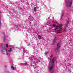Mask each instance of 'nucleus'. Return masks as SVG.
<instances>
[{
	"mask_svg": "<svg viewBox=\"0 0 73 73\" xmlns=\"http://www.w3.org/2000/svg\"><path fill=\"white\" fill-rule=\"evenodd\" d=\"M62 25L61 24H60L57 27H56L55 29H54V31H56V30L57 29H59L57 31L58 32L57 33H60V32H61V31H62Z\"/></svg>",
	"mask_w": 73,
	"mask_h": 73,
	"instance_id": "obj_4",
	"label": "nucleus"
},
{
	"mask_svg": "<svg viewBox=\"0 0 73 73\" xmlns=\"http://www.w3.org/2000/svg\"><path fill=\"white\" fill-rule=\"evenodd\" d=\"M64 13L65 11L64 10H62V12L61 15V18H60V20H62V17L64 16Z\"/></svg>",
	"mask_w": 73,
	"mask_h": 73,
	"instance_id": "obj_7",
	"label": "nucleus"
},
{
	"mask_svg": "<svg viewBox=\"0 0 73 73\" xmlns=\"http://www.w3.org/2000/svg\"><path fill=\"white\" fill-rule=\"evenodd\" d=\"M23 52L26 54H27L28 53V51L27 50H24Z\"/></svg>",
	"mask_w": 73,
	"mask_h": 73,
	"instance_id": "obj_11",
	"label": "nucleus"
},
{
	"mask_svg": "<svg viewBox=\"0 0 73 73\" xmlns=\"http://www.w3.org/2000/svg\"><path fill=\"white\" fill-rule=\"evenodd\" d=\"M12 48H10V50H8L9 52H12Z\"/></svg>",
	"mask_w": 73,
	"mask_h": 73,
	"instance_id": "obj_12",
	"label": "nucleus"
},
{
	"mask_svg": "<svg viewBox=\"0 0 73 73\" xmlns=\"http://www.w3.org/2000/svg\"><path fill=\"white\" fill-rule=\"evenodd\" d=\"M56 27V25H53V27Z\"/></svg>",
	"mask_w": 73,
	"mask_h": 73,
	"instance_id": "obj_20",
	"label": "nucleus"
},
{
	"mask_svg": "<svg viewBox=\"0 0 73 73\" xmlns=\"http://www.w3.org/2000/svg\"><path fill=\"white\" fill-rule=\"evenodd\" d=\"M45 11H46V10H45Z\"/></svg>",
	"mask_w": 73,
	"mask_h": 73,
	"instance_id": "obj_27",
	"label": "nucleus"
},
{
	"mask_svg": "<svg viewBox=\"0 0 73 73\" xmlns=\"http://www.w3.org/2000/svg\"><path fill=\"white\" fill-rule=\"evenodd\" d=\"M38 53V52H37V50H36V51H35V52L34 53V54L36 55V56H37V54Z\"/></svg>",
	"mask_w": 73,
	"mask_h": 73,
	"instance_id": "obj_13",
	"label": "nucleus"
},
{
	"mask_svg": "<svg viewBox=\"0 0 73 73\" xmlns=\"http://www.w3.org/2000/svg\"><path fill=\"white\" fill-rule=\"evenodd\" d=\"M41 36H40L38 35V38H39V39H41Z\"/></svg>",
	"mask_w": 73,
	"mask_h": 73,
	"instance_id": "obj_17",
	"label": "nucleus"
},
{
	"mask_svg": "<svg viewBox=\"0 0 73 73\" xmlns=\"http://www.w3.org/2000/svg\"><path fill=\"white\" fill-rule=\"evenodd\" d=\"M27 45H29V43H27Z\"/></svg>",
	"mask_w": 73,
	"mask_h": 73,
	"instance_id": "obj_21",
	"label": "nucleus"
},
{
	"mask_svg": "<svg viewBox=\"0 0 73 73\" xmlns=\"http://www.w3.org/2000/svg\"><path fill=\"white\" fill-rule=\"evenodd\" d=\"M6 48H8V44H6Z\"/></svg>",
	"mask_w": 73,
	"mask_h": 73,
	"instance_id": "obj_18",
	"label": "nucleus"
},
{
	"mask_svg": "<svg viewBox=\"0 0 73 73\" xmlns=\"http://www.w3.org/2000/svg\"><path fill=\"white\" fill-rule=\"evenodd\" d=\"M70 64H67V66H69V65H70Z\"/></svg>",
	"mask_w": 73,
	"mask_h": 73,
	"instance_id": "obj_23",
	"label": "nucleus"
},
{
	"mask_svg": "<svg viewBox=\"0 0 73 73\" xmlns=\"http://www.w3.org/2000/svg\"><path fill=\"white\" fill-rule=\"evenodd\" d=\"M7 73H10L9 72H7Z\"/></svg>",
	"mask_w": 73,
	"mask_h": 73,
	"instance_id": "obj_26",
	"label": "nucleus"
},
{
	"mask_svg": "<svg viewBox=\"0 0 73 73\" xmlns=\"http://www.w3.org/2000/svg\"><path fill=\"white\" fill-rule=\"evenodd\" d=\"M4 36L3 38V41L4 42H6V37H7V36L5 35V34L3 33Z\"/></svg>",
	"mask_w": 73,
	"mask_h": 73,
	"instance_id": "obj_8",
	"label": "nucleus"
},
{
	"mask_svg": "<svg viewBox=\"0 0 73 73\" xmlns=\"http://www.w3.org/2000/svg\"><path fill=\"white\" fill-rule=\"evenodd\" d=\"M34 11L35 12H36V11H37V9L36 8V7H35L34 8Z\"/></svg>",
	"mask_w": 73,
	"mask_h": 73,
	"instance_id": "obj_14",
	"label": "nucleus"
},
{
	"mask_svg": "<svg viewBox=\"0 0 73 73\" xmlns=\"http://www.w3.org/2000/svg\"><path fill=\"white\" fill-rule=\"evenodd\" d=\"M11 68L12 70H14V69H15V68H14V67H13V66H11Z\"/></svg>",
	"mask_w": 73,
	"mask_h": 73,
	"instance_id": "obj_15",
	"label": "nucleus"
},
{
	"mask_svg": "<svg viewBox=\"0 0 73 73\" xmlns=\"http://www.w3.org/2000/svg\"><path fill=\"white\" fill-rule=\"evenodd\" d=\"M57 40V38L56 37H55L54 38V40L52 44L53 45L55 44V43L56 42V40Z\"/></svg>",
	"mask_w": 73,
	"mask_h": 73,
	"instance_id": "obj_9",
	"label": "nucleus"
},
{
	"mask_svg": "<svg viewBox=\"0 0 73 73\" xmlns=\"http://www.w3.org/2000/svg\"><path fill=\"white\" fill-rule=\"evenodd\" d=\"M1 49L2 50V52H3L5 51L6 52L7 55H8V52H7V50L5 48L2 47H1Z\"/></svg>",
	"mask_w": 73,
	"mask_h": 73,
	"instance_id": "obj_6",
	"label": "nucleus"
},
{
	"mask_svg": "<svg viewBox=\"0 0 73 73\" xmlns=\"http://www.w3.org/2000/svg\"><path fill=\"white\" fill-rule=\"evenodd\" d=\"M48 54L47 52H46L45 53V56L46 55V54Z\"/></svg>",
	"mask_w": 73,
	"mask_h": 73,
	"instance_id": "obj_19",
	"label": "nucleus"
},
{
	"mask_svg": "<svg viewBox=\"0 0 73 73\" xmlns=\"http://www.w3.org/2000/svg\"><path fill=\"white\" fill-rule=\"evenodd\" d=\"M25 66H27V65H28V64H27V63H25Z\"/></svg>",
	"mask_w": 73,
	"mask_h": 73,
	"instance_id": "obj_16",
	"label": "nucleus"
},
{
	"mask_svg": "<svg viewBox=\"0 0 73 73\" xmlns=\"http://www.w3.org/2000/svg\"><path fill=\"white\" fill-rule=\"evenodd\" d=\"M61 46V43L59 42L57 44V47H56L55 49V50L56 52H58L59 50V48H60V46Z\"/></svg>",
	"mask_w": 73,
	"mask_h": 73,
	"instance_id": "obj_5",
	"label": "nucleus"
},
{
	"mask_svg": "<svg viewBox=\"0 0 73 73\" xmlns=\"http://www.w3.org/2000/svg\"><path fill=\"white\" fill-rule=\"evenodd\" d=\"M64 31H66V28H65Z\"/></svg>",
	"mask_w": 73,
	"mask_h": 73,
	"instance_id": "obj_24",
	"label": "nucleus"
},
{
	"mask_svg": "<svg viewBox=\"0 0 73 73\" xmlns=\"http://www.w3.org/2000/svg\"><path fill=\"white\" fill-rule=\"evenodd\" d=\"M53 57V56L51 55V59H50V62H51V66H49L48 67V69L49 70L50 73H55V71L53 70V68L54 67V62L55 60H56V57H53L52 59V61L51 60V59H52V58Z\"/></svg>",
	"mask_w": 73,
	"mask_h": 73,
	"instance_id": "obj_1",
	"label": "nucleus"
},
{
	"mask_svg": "<svg viewBox=\"0 0 73 73\" xmlns=\"http://www.w3.org/2000/svg\"><path fill=\"white\" fill-rule=\"evenodd\" d=\"M71 11L72 12H73V9H72V10H71Z\"/></svg>",
	"mask_w": 73,
	"mask_h": 73,
	"instance_id": "obj_22",
	"label": "nucleus"
},
{
	"mask_svg": "<svg viewBox=\"0 0 73 73\" xmlns=\"http://www.w3.org/2000/svg\"><path fill=\"white\" fill-rule=\"evenodd\" d=\"M29 59L32 60L33 62H35V63H38V62H40L41 61V58H39L37 59L36 58H35L34 56H32L31 57H30V58H29Z\"/></svg>",
	"mask_w": 73,
	"mask_h": 73,
	"instance_id": "obj_2",
	"label": "nucleus"
},
{
	"mask_svg": "<svg viewBox=\"0 0 73 73\" xmlns=\"http://www.w3.org/2000/svg\"><path fill=\"white\" fill-rule=\"evenodd\" d=\"M69 20L68 19L67 21V23L65 25V27H68V24H69Z\"/></svg>",
	"mask_w": 73,
	"mask_h": 73,
	"instance_id": "obj_10",
	"label": "nucleus"
},
{
	"mask_svg": "<svg viewBox=\"0 0 73 73\" xmlns=\"http://www.w3.org/2000/svg\"><path fill=\"white\" fill-rule=\"evenodd\" d=\"M73 0H65L66 6L68 8L72 7Z\"/></svg>",
	"mask_w": 73,
	"mask_h": 73,
	"instance_id": "obj_3",
	"label": "nucleus"
},
{
	"mask_svg": "<svg viewBox=\"0 0 73 73\" xmlns=\"http://www.w3.org/2000/svg\"><path fill=\"white\" fill-rule=\"evenodd\" d=\"M50 63H49V65H50Z\"/></svg>",
	"mask_w": 73,
	"mask_h": 73,
	"instance_id": "obj_25",
	"label": "nucleus"
}]
</instances>
